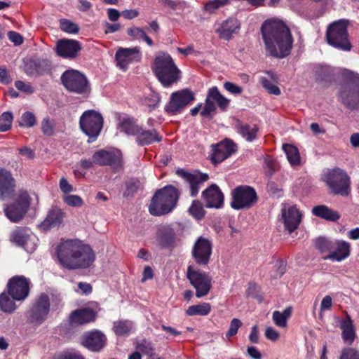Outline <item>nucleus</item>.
Segmentation results:
<instances>
[{
	"instance_id": "obj_61",
	"label": "nucleus",
	"mask_w": 359,
	"mask_h": 359,
	"mask_svg": "<svg viewBox=\"0 0 359 359\" xmlns=\"http://www.w3.org/2000/svg\"><path fill=\"white\" fill-rule=\"evenodd\" d=\"M127 32L130 36L137 39H142L145 34V32L143 30V29L138 27H130L128 29Z\"/></svg>"
},
{
	"instance_id": "obj_17",
	"label": "nucleus",
	"mask_w": 359,
	"mask_h": 359,
	"mask_svg": "<svg viewBox=\"0 0 359 359\" xmlns=\"http://www.w3.org/2000/svg\"><path fill=\"white\" fill-rule=\"evenodd\" d=\"M178 241L176 230L172 224H161L157 227L156 241L161 248L172 250L177 245Z\"/></svg>"
},
{
	"instance_id": "obj_35",
	"label": "nucleus",
	"mask_w": 359,
	"mask_h": 359,
	"mask_svg": "<svg viewBox=\"0 0 359 359\" xmlns=\"http://www.w3.org/2000/svg\"><path fill=\"white\" fill-rule=\"evenodd\" d=\"M30 233L31 231L28 229H17L11 234V241L18 245L22 247L27 251H29L28 243L30 241Z\"/></svg>"
},
{
	"instance_id": "obj_4",
	"label": "nucleus",
	"mask_w": 359,
	"mask_h": 359,
	"mask_svg": "<svg viewBox=\"0 0 359 359\" xmlns=\"http://www.w3.org/2000/svg\"><path fill=\"white\" fill-rule=\"evenodd\" d=\"M179 197V191L172 185L157 190L151 201L149 212L155 216L169 213L175 207Z\"/></svg>"
},
{
	"instance_id": "obj_6",
	"label": "nucleus",
	"mask_w": 359,
	"mask_h": 359,
	"mask_svg": "<svg viewBox=\"0 0 359 359\" xmlns=\"http://www.w3.org/2000/svg\"><path fill=\"white\" fill-rule=\"evenodd\" d=\"M346 82L341 85L339 92L341 102L351 110L359 109V74L350 70L343 73Z\"/></svg>"
},
{
	"instance_id": "obj_10",
	"label": "nucleus",
	"mask_w": 359,
	"mask_h": 359,
	"mask_svg": "<svg viewBox=\"0 0 359 359\" xmlns=\"http://www.w3.org/2000/svg\"><path fill=\"white\" fill-rule=\"evenodd\" d=\"M232 201L231 206L234 210L250 209L258 201L255 189L248 185L236 187L231 192Z\"/></svg>"
},
{
	"instance_id": "obj_58",
	"label": "nucleus",
	"mask_w": 359,
	"mask_h": 359,
	"mask_svg": "<svg viewBox=\"0 0 359 359\" xmlns=\"http://www.w3.org/2000/svg\"><path fill=\"white\" fill-rule=\"evenodd\" d=\"M65 202L72 207H81L83 202L82 198L77 195H69L65 197Z\"/></svg>"
},
{
	"instance_id": "obj_64",
	"label": "nucleus",
	"mask_w": 359,
	"mask_h": 359,
	"mask_svg": "<svg viewBox=\"0 0 359 359\" xmlns=\"http://www.w3.org/2000/svg\"><path fill=\"white\" fill-rule=\"evenodd\" d=\"M332 306V299L330 295H326L323 297L321 305H320V312H323L326 310H329L331 309Z\"/></svg>"
},
{
	"instance_id": "obj_1",
	"label": "nucleus",
	"mask_w": 359,
	"mask_h": 359,
	"mask_svg": "<svg viewBox=\"0 0 359 359\" xmlns=\"http://www.w3.org/2000/svg\"><path fill=\"white\" fill-rule=\"evenodd\" d=\"M260 32L269 55L283 59L290 55L294 39L285 22L276 18L268 19L262 23Z\"/></svg>"
},
{
	"instance_id": "obj_40",
	"label": "nucleus",
	"mask_w": 359,
	"mask_h": 359,
	"mask_svg": "<svg viewBox=\"0 0 359 359\" xmlns=\"http://www.w3.org/2000/svg\"><path fill=\"white\" fill-rule=\"evenodd\" d=\"M13 299L8 292H2L0 294V309L4 313H12L17 308Z\"/></svg>"
},
{
	"instance_id": "obj_31",
	"label": "nucleus",
	"mask_w": 359,
	"mask_h": 359,
	"mask_svg": "<svg viewBox=\"0 0 359 359\" xmlns=\"http://www.w3.org/2000/svg\"><path fill=\"white\" fill-rule=\"evenodd\" d=\"M282 217L283 218L285 229L292 233L299 226L301 222V214L296 206H290L287 210H282Z\"/></svg>"
},
{
	"instance_id": "obj_41",
	"label": "nucleus",
	"mask_w": 359,
	"mask_h": 359,
	"mask_svg": "<svg viewBox=\"0 0 359 359\" xmlns=\"http://www.w3.org/2000/svg\"><path fill=\"white\" fill-rule=\"evenodd\" d=\"M316 80L330 81L334 76L333 69L330 66L317 65L314 68Z\"/></svg>"
},
{
	"instance_id": "obj_57",
	"label": "nucleus",
	"mask_w": 359,
	"mask_h": 359,
	"mask_svg": "<svg viewBox=\"0 0 359 359\" xmlns=\"http://www.w3.org/2000/svg\"><path fill=\"white\" fill-rule=\"evenodd\" d=\"M228 0H212L209 1L205 6V9L209 13H214L220 6L227 4Z\"/></svg>"
},
{
	"instance_id": "obj_39",
	"label": "nucleus",
	"mask_w": 359,
	"mask_h": 359,
	"mask_svg": "<svg viewBox=\"0 0 359 359\" xmlns=\"http://www.w3.org/2000/svg\"><path fill=\"white\" fill-rule=\"evenodd\" d=\"M141 126H139L133 118H123L120 123L121 130L127 135L135 136L140 132Z\"/></svg>"
},
{
	"instance_id": "obj_63",
	"label": "nucleus",
	"mask_w": 359,
	"mask_h": 359,
	"mask_svg": "<svg viewBox=\"0 0 359 359\" xmlns=\"http://www.w3.org/2000/svg\"><path fill=\"white\" fill-rule=\"evenodd\" d=\"M265 337L271 341H276L279 339L280 334L278 331L271 327H267L265 330Z\"/></svg>"
},
{
	"instance_id": "obj_32",
	"label": "nucleus",
	"mask_w": 359,
	"mask_h": 359,
	"mask_svg": "<svg viewBox=\"0 0 359 359\" xmlns=\"http://www.w3.org/2000/svg\"><path fill=\"white\" fill-rule=\"evenodd\" d=\"M135 140L138 145L142 147L154 142H161L162 136L155 129L146 130L141 126L140 132L136 135Z\"/></svg>"
},
{
	"instance_id": "obj_25",
	"label": "nucleus",
	"mask_w": 359,
	"mask_h": 359,
	"mask_svg": "<svg viewBox=\"0 0 359 359\" xmlns=\"http://www.w3.org/2000/svg\"><path fill=\"white\" fill-rule=\"evenodd\" d=\"M202 197L208 208H220L224 203V195L215 184H211L202 192Z\"/></svg>"
},
{
	"instance_id": "obj_13",
	"label": "nucleus",
	"mask_w": 359,
	"mask_h": 359,
	"mask_svg": "<svg viewBox=\"0 0 359 359\" xmlns=\"http://www.w3.org/2000/svg\"><path fill=\"white\" fill-rule=\"evenodd\" d=\"M326 183L335 195L347 196L349 195L350 177L344 170L336 168L329 172L326 177Z\"/></svg>"
},
{
	"instance_id": "obj_14",
	"label": "nucleus",
	"mask_w": 359,
	"mask_h": 359,
	"mask_svg": "<svg viewBox=\"0 0 359 359\" xmlns=\"http://www.w3.org/2000/svg\"><path fill=\"white\" fill-rule=\"evenodd\" d=\"M194 99V93L188 88L174 92L165 106V111L172 115L180 114Z\"/></svg>"
},
{
	"instance_id": "obj_56",
	"label": "nucleus",
	"mask_w": 359,
	"mask_h": 359,
	"mask_svg": "<svg viewBox=\"0 0 359 359\" xmlns=\"http://www.w3.org/2000/svg\"><path fill=\"white\" fill-rule=\"evenodd\" d=\"M242 323L241 321L238 318H233L231 320L230 323L229 329L226 333V337L230 338L231 337H233L236 335L238 332V329L241 327Z\"/></svg>"
},
{
	"instance_id": "obj_33",
	"label": "nucleus",
	"mask_w": 359,
	"mask_h": 359,
	"mask_svg": "<svg viewBox=\"0 0 359 359\" xmlns=\"http://www.w3.org/2000/svg\"><path fill=\"white\" fill-rule=\"evenodd\" d=\"M240 27V23L236 19L229 18L222 22L217 29L219 37L225 40H229L233 33Z\"/></svg>"
},
{
	"instance_id": "obj_48",
	"label": "nucleus",
	"mask_w": 359,
	"mask_h": 359,
	"mask_svg": "<svg viewBox=\"0 0 359 359\" xmlns=\"http://www.w3.org/2000/svg\"><path fill=\"white\" fill-rule=\"evenodd\" d=\"M131 323L127 320H121L114 323V330L116 334L123 336L128 334L131 330Z\"/></svg>"
},
{
	"instance_id": "obj_54",
	"label": "nucleus",
	"mask_w": 359,
	"mask_h": 359,
	"mask_svg": "<svg viewBox=\"0 0 359 359\" xmlns=\"http://www.w3.org/2000/svg\"><path fill=\"white\" fill-rule=\"evenodd\" d=\"M158 2L164 8L173 11L183 8L185 6V2L181 0H158Z\"/></svg>"
},
{
	"instance_id": "obj_34",
	"label": "nucleus",
	"mask_w": 359,
	"mask_h": 359,
	"mask_svg": "<svg viewBox=\"0 0 359 359\" xmlns=\"http://www.w3.org/2000/svg\"><path fill=\"white\" fill-rule=\"evenodd\" d=\"M64 215L61 210L55 208L49 211L46 218L41 223V227L47 230L52 227L58 226L63 221Z\"/></svg>"
},
{
	"instance_id": "obj_30",
	"label": "nucleus",
	"mask_w": 359,
	"mask_h": 359,
	"mask_svg": "<svg viewBox=\"0 0 359 359\" xmlns=\"http://www.w3.org/2000/svg\"><path fill=\"white\" fill-rule=\"evenodd\" d=\"M335 319L339 323V327L341 330V338L344 342L351 345L356 337L354 325L351 316L346 312L345 318L336 317Z\"/></svg>"
},
{
	"instance_id": "obj_59",
	"label": "nucleus",
	"mask_w": 359,
	"mask_h": 359,
	"mask_svg": "<svg viewBox=\"0 0 359 359\" xmlns=\"http://www.w3.org/2000/svg\"><path fill=\"white\" fill-rule=\"evenodd\" d=\"M15 88L24 93L27 94H32L34 93V88L29 83H26L22 81L18 80L15 82Z\"/></svg>"
},
{
	"instance_id": "obj_43",
	"label": "nucleus",
	"mask_w": 359,
	"mask_h": 359,
	"mask_svg": "<svg viewBox=\"0 0 359 359\" xmlns=\"http://www.w3.org/2000/svg\"><path fill=\"white\" fill-rule=\"evenodd\" d=\"M211 310V306L209 303H202L197 305L190 306L186 311L187 315L189 316L200 315L206 316Z\"/></svg>"
},
{
	"instance_id": "obj_51",
	"label": "nucleus",
	"mask_w": 359,
	"mask_h": 359,
	"mask_svg": "<svg viewBox=\"0 0 359 359\" xmlns=\"http://www.w3.org/2000/svg\"><path fill=\"white\" fill-rule=\"evenodd\" d=\"M60 26L63 32L69 34H77L79 31V27L77 24L67 19H61Z\"/></svg>"
},
{
	"instance_id": "obj_46",
	"label": "nucleus",
	"mask_w": 359,
	"mask_h": 359,
	"mask_svg": "<svg viewBox=\"0 0 359 359\" xmlns=\"http://www.w3.org/2000/svg\"><path fill=\"white\" fill-rule=\"evenodd\" d=\"M136 349L140 353L151 357L154 354V347L151 341L147 339H142L138 341L136 345Z\"/></svg>"
},
{
	"instance_id": "obj_20",
	"label": "nucleus",
	"mask_w": 359,
	"mask_h": 359,
	"mask_svg": "<svg viewBox=\"0 0 359 359\" xmlns=\"http://www.w3.org/2000/svg\"><path fill=\"white\" fill-rule=\"evenodd\" d=\"M50 60L43 58L31 59L25 64V72L29 76H41L52 73Z\"/></svg>"
},
{
	"instance_id": "obj_15",
	"label": "nucleus",
	"mask_w": 359,
	"mask_h": 359,
	"mask_svg": "<svg viewBox=\"0 0 359 359\" xmlns=\"http://www.w3.org/2000/svg\"><path fill=\"white\" fill-rule=\"evenodd\" d=\"M31 198L26 191H20L15 202L7 205L5 209L6 217L13 222H18L22 219L28 211Z\"/></svg>"
},
{
	"instance_id": "obj_16",
	"label": "nucleus",
	"mask_w": 359,
	"mask_h": 359,
	"mask_svg": "<svg viewBox=\"0 0 359 359\" xmlns=\"http://www.w3.org/2000/svg\"><path fill=\"white\" fill-rule=\"evenodd\" d=\"M30 280L23 276H15L7 283V291L13 299L24 301L30 292Z\"/></svg>"
},
{
	"instance_id": "obj_28",
	"label": "nucleus",
	"mask_w": 359,
	"mask_h": 359,
	"mask_svg": "<svg viewBox=\"0 0 359 359\" xmlns=\"http://www.w3.org/2000/svg\"><path fill=\"white\" fill-rule=\"evenodd\" d=\"M106 340L102 332L95 330L83 334L81 344L89 350L99 351L104 347Z\"/></svg>"
},
{
	"instance_id": "obj_45",
	"label": "nucleus",
	"mask_w": 359,
	"mask_h": 359,
	"mask_svg": "<svg viewBox=\"0 0 359 359\" xmlns=\"http://www.w3.org/2000/svg\"><path fill=\"white\" fill-rule=\"evenodd\" d=\"M55 122L49 117H45L41 123V128L44 135L50 137L55 133Z\"/></svg>"
},
{
	"instance_id": "obj_42",
	"label": "nucleus",
	"mask_w": 359,
	"mask_h": 359,
	"mask_svg": "<svg viewBox=\"0 0 359 359\" xmlns=\"http://www.w3.org/2000/svg\"><path fill=\"white\" fill-rule=\"evenodd\" d=\"M292 314V308L287 307L283 312L275 311L273 313V320L274 323L280 327L287 326V320Z\"/></svg>"
},
{
	"instance_id": "obj_44",
	"label": "nucleus",
	"mask_w": 359,
	"mask_h": 359,
	"mask_svg": "<svg viewBox=\"0 0 359 359\" xmlns=\"http://www.w3.org/2000/svg\"><path fill=\"white\" fill-rule=\"evenodd\" d=\"M283 149L286 154L287 158L292 165H298L300 162V156L297 148L291 144H283Z\"/></svg>"
},
{
	"instance_id": "obj_22",
	"label": "nucleus",
	"mask_w": 359,
	"mask_h": 359,
	"mask_svg": "<svg viewBox=\"0 0 359 359\" xmlns=\"http://www.w3.org/2000/svg\"><path fill=\"white\" fill-rule=\"evenodd\" d=\"M57 55L66 59H74L81 49L80 43L74 39H62L57 41L55 46Z\"/></svg>"
},
{
	"instance_id": "obj_9",
	"label": "nucleus",
	"mask_w": 359,
	"mask_h": 359,
	"mask_svg": "<svg viewBox=\"0 0 359 359\" xmlns=\"http://www.w3.org/2000/svg\"><path fill=\"white\" fill-rule=\"evenodd\" d=\"M79 126L81 130L88 137V142L97 139L103 127L102 115L95 110L86 111L80 117Z\"/></svg>"
},
{
	"instance_id": "obj_49",
	"label": "nucleus",
	"mask_w": 359,
	"mask_h": 359,
	"mask_svg": "<svg viewBox=\"0 0 359 359\" xmlns=\"http://www.w3.org/2000/svg\"><path fill=\"white\" fill-rule=\"evenodd\" d=\"M189 212L194 218L201 219L205 215V210L202 203L199 201H194L189 208Z\"/></svg>"
},
{
	"instance_id": "obj_5",
	"label": "nucleus",
	"mask_w": 359,
	"mask_h": 359,
	"mask_svg": "<svg viewBox=\"0 0 359 359\" xmlns=\"http://www.w3.org/2000/svg\"><path fill=\"white\" fill-rule=\"evenodd\" d=\"M349 25L350 21L347 19H340L330 23L325 32L327 43L339 50L351 51L353 45L348 32Z\"/></svg>"
},
{
	"instance_id": "obj_29",
	"label": "nucleus",
	"mask_w": 359,
	"mask_h": 359,
	"mask_svg": "<svg viewBox=\"0 0 359 359\" xmlns=\"http://www.w3.org/2000/svg\"><path fill=\"white\" fill-rule=\"evenodd\" d=\"M351 245L348 242L344 241H334L333 248L330 253L323 257V259L341 262L350 255Z\"/></svg>"
},
{
	"instance_id": "obj_3",
	"label": "nucleus",
	"mask_w": 359,
	"mask_h": 359,
	"mask_svg": "<svg viewBox=\"0 0 359 359\" xmlns=\"http://www.w3.org/2000/svg\"><path fill=\"white\" fill-rule=\"evenodd\" d=\"M152 70L161 83L166 88L177 83L180 79V70L172 57L165 53L155 57Z\"/></svg>"
},
{
	"instance_id": "obj_47",
	"label": "nucleus",
	"mask_w": 359,
	"mask_h": 359,
	"mask_svg": "<svg viewBox=\"0 0 359 359\" xmlns=\"http://www.w3.org/2000/svg\"><path fill=\"white\" fill-rule=\"evenodd\" d=\"M334 241H330L323 237H320L316 241V247L321 252H330L333 248Z\"/></svg>"
},
{
	"instance_id": "obj_60",
	"label": "nucleus",
	"mask_w": 359,
	"mask_h": 359,
	"mask_svg": "<svg viewBox=\"0 0 359 359\" xmlns=\"http://www.w3.org/2000/svg\"><path fill=\"white\" fill-rule=\"evenodd\" d=\"M224 88L225 90H226L228 92L234 94V95H239L242 93L243 88L235 83L226 81L224 83Z\"/></svg>"
},
{
	"instance_id": "obj_2",
	"label": "nucleus",
	"mask_w": 359,
	"mask_h": 359,
	"mask_svg": "<svg viewBox=\"0 0 359 359\" xmlns=\"http://www.w3.org/2000/svg\"><path fill=\"white\" fill-rule=\"evenodd\" d=\"M56 255L60 264L70 270L89 268L95 260L92 248L79 240H67L61 243L57 247Z\"/></svg>"
},
{
	"instance_id": "obj_21",
	"label": "nucleus",
	"mask_w": 359,
	"mask_h": 359,
	"mask_svg": "<svg viewBox=\"0 0 359 359\" xmlns=\"http://www.w3.org/2000/svg\"><path fill=\"white\" fill-rule=\"evenodd\" d=\"M93 160L95 165L100 166L109 165L116 170L121 168V155L118 152L100 149L93 154Z\"/></svg>"
},
{
	"instance_id": "obj_19",
	"label": "nucleus",
	"mask_w": 359,
	"mask_h": 359,
	"mask_svg": "<svg viewBox=\"0 0 359 359\" xmlns=\"http://www.w3.org/2000/svg\"><path fill=\"white\" fill-rule=\"evenodd\" d=\"M176 175L182 178L185 182L189 184L190 195L192 197L197 196L201 185L209 179L208 174L198 171L189 172L183 168L177 169Z\"/></svg>"
},
{
	"instance_id": "obj_18",
	"label": "nucleus",
	"mask_w": 359,
	"mask_h": 359,
	"mask_svg": "<svg viewBox=\"0 0 359 359\" xmlns=\"http://www.w3.org/2000/svg\"><path fill=\"white\" fill-rule=\"evenodd\" d=\"M212 252V242L201 236L194 244L191 256L197 264L199 266H206L210 262Z\"/></svg>"
},
{
	"instance_id": "obj_7",
	"label": "nucleus",
	"mask_w": 359,
	"mask_h": 359,
	"mask_svg": "<svg viewBox=\"0 0 359 359\" xmlns=\"http://www.w3.org/2000/svg\"><path fill=\"white\" fill-rule=\"evenodd\" d=\"M50 311V298L46 293H41L34 299L27 311V321L34 326H39L48 318Z\"/></svg>"
},
{
	"instance_id": "obj_24",
	"label": "nucleus",
	"mask_w": 359,
	"mask_h": 359,
	"mask_svg": "<svg viewBox=\"0 0 359 359\" xmlns=\"http://www.w3.org/2000/svg\"><path fill=\"white\" fill-rule=\"evenodd\" d=\"M140 58L138 47L132 48H119L115 54L117 66L123 71L127 70L130 63L138 61Z\"/></svg>"
},
{
	"instance_id": "obj_27",
	"label": "nucleus",
	"mask_w": 359,
	"mask_h": 359,
	"mask_svg": "<svg viewBox=\"0 0 359 359\" xmlns=\"http://www.w3.org/2000/svg\"><path fill=\"white\" fill-rule=\"evenodd\" d=\"M97 313L90 308H83L73 311L69 316L72 326L84 325L95 320Z\"/></svg>"
},
{
	"instance_id": "obj_52",
	"label": "nucleus",
	"mask_w": 359,
	"mask_h": 359,
	"mask_svg": "<svg viewBox=\"0 0 359 359\" xmlns=\"http://www.w3.org/2000/svg\"><path fill=\"white\" fill-rule=\"evenodd\" d=\"M126 191L123 193V196L129 197L133 196L134 194L140 188L141 183L137 179H131L126 184Z\"/></svg>"
},
{
	"instance_id": "obj_11",
	"label": "nucleus",
	"mask_w": 359,
	"mask_h": 359,
	"mask_svg": "<svg viewBox=\"0 0 359 359\" xmlns=\"http://www.w3.org/2000/svg\"><path fill=\"white\" fill-rule=\"evenodd\" d=\"M215 103L222 111H225L229 106L230 100L222 95L217 87L214 86L208 91L205 105L201 111V115L209 120L212 119L213 113L217 109Z\"/></svg>"
},
{
	"instance_id": "obj_50",
	"label": "nucleus",
	"mask_w": 359,
	"mask_h": 359,
	"mask_svg": "<svg viewBox=\"0 0 359 359\" xmlns=\"http://www.w3.org/2000/svg\"><path fill=\"white\" fill-rule=\"evenodd\" d=\"M19 126L26 128H32L35 126L36 120L34 114L30 111H26L18 121Z\"/></svg>"
},
{
	"instance_id": "obj_37",
	"label": "nucleus",
	"mask_w": 359,
	"mask_h": 359,
	"mask_svg": "<svg viewBox=\"0 0 359 359\" xmlns=\"http://www.w3.org/2000/svg\"><path fill=\"white\" fill-rule=\"evenodd\" d=\"M266 74L268 77H261L259 79V82L262 84V87L268 92V93L279 95L280 94V88L273 83V82H276L278 80L277 75L273 72H267Z\"/></svg>"
},
{
	"instance_id": "obj_8",
	"label": "nucleus",
	"mask_w": 359,
	"mask_h": 359,
	"mask_svg": "<svg viewBox=\"0 0 359 359\" xmlns=\"http://www.w3.org/2000/svg\"><path fill=\"white\" fill-rule=\"evenodd\" d=\"M61 81L69 92L83 95H88L90 92V86L87 78L77 70L65 71L62 74Z\"/></svg>"
},
{
	"instance_id": "obj_38",
	"label": "nucleus",
	"mask_w": 359,
	"mask_h": 359,
	"mask_svg": "<svg viewBox=\"0 0 359 359\" xmlns=\"http://www.w3.org/2000/svg\"><path fill=\"white\" fill-rule=\"evenodd\" d=\"M238 133L248 142L253 141L257 136L258 128L254 126L252 128L248 124H244L241 121H238L236 125Z\"/></svg>"
},
{
	"instance_id": "obj_23",
	"label": "nucleus",
	"mask_w": 359,
	"mask_h": 359,
	"mask_svg": "<svg viewBox=\"0 0 359 359\" xmlns=\"http://www.w3.org/2000/svg\"><path fill=\"white\" fill-rule=\"evenodd\" d=\"M212 161L219 163L231 156L236 151L237 146L231 140H226L219 143L212 145Z\"/></svg>"
},
{
	"instance_id": "obj_62",
	"label": "nucleus",
	"mask_w": 359,
	"mask_h": 359,
	"mask_svg": "<svg viewBox=\"0 0 359 359\" xmlns=\"http://www.w3.org/2000/svg\"><path fill=\"white\" fill-rule=\"evenodd\" d=\"M8 39L15 45L19 46L22 43L23 38L18 32L14 31H9L8 32Z\"/></svg>"
},
{
	"instance_id": "obj_55",
	"label": "nucleus",
	"mask_w": 359,
	"mask_h": 359,
	"mask_svg": "<svg viewBox=\"0 0 359 359\" xmlns=\"http://www.w3.org/2000/svg\"><path fill=\"white\" fill-rule=\"evenodd\" d=\"M339 359H359V351L351 347L344 348Z\"/></svg>"
},
{
	"instance_id": "obj_53",
	"label": "nucleus",
	"mask_w": 359,
	"mask_h": 359,
	"mask_svg": "<svg viewBox=\"0 0 359 359\" xmlns=\"http://www.w3.org/2000/svg\"><path fill=\"white\" fill-rule=\"evenodd\" d=\"M13 114L9 111L4 112L0 116V131L6 132L8 130L12 124Z\"/></svg>"
},
{
	"instance_id": "obj_36",
	"label": "nucleus",
	"mask_w": 359,
	"mask_h": 359,
	"mask_svg": "<svg viewBox=\"0 0 359 359\" xmlns=\"http://www.w3.org/2000/svg\"><path fill=\"white\" fill-rule=\"evenodd\" d=\"M312 213L316 217L332 222H335L340 217V215L338 212L333 210L324 205H319L313 207L312 209Z\"/></svg>"
},
{
	"instance_id": "obj_12",
	"label": "nucleus",
	"mask_w": 359,
	"mask_h": 359,
	"mask_svg": "<svg viewBox=\"0 0 359 359\" xmlns=\"http://www.w3.org/2000/svg\"><path fill=\"white\" fill-rule=\"evenodd\" d=\"M187 278L190 284L196 290L198 298L206 296L212 287V277L207 273L189 266L187 271Z\"/></svg>"
},
{
	"instance_id": "obj_26",
	"label": "nucleus",
	"mask_w": 359,
	"mask_h": 359,
	"mask_svg": "<svg viewBox=\"0 0 359 359\" xmlns=\"http://www.w3.org/2000/svg\"><path fill=\"white\" fill-rule=\"evenodd\" d=\"M15 180L11 173L0 168V199L5 200L11 198L15 192Z\"/></svg>"
}]
</instances>
